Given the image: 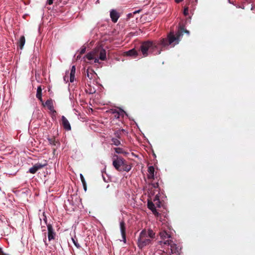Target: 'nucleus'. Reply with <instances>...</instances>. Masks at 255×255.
Wrapping results in <instances>:
<instances>
[{"label":"nucleus","mask_w":255,"mask_h":255,"mask_svg":"<svg viewBox=\"0 0 255 255\" xmlns=\"http://www.w3.org/2000/svg\"><path fill=\"white\" fill-rule=\"evenodd\" d=\"M185 32L189 34V31L184 30L183 28H182L179 31H178L176 34L171 32L168 36L167 39H163L160 42L158 41H146L141 43V44L139 48H157L159 45L163 46H166L168 44H173V45L177 44L179 43L180 37L182 35V33Z\"/></svg>","instance_id":"f257e3e1"},{"label":"nucleus","mask_w":255,"mask_h":255,"mask_svg":"<svg viewBox=\"0 0 255 255\" xmlns=\"http://www.w3.org/2000/svg\"><path fill=\"white\" fill-rule=\"evenodd\" d=\"M155 238V233L150 228L144 229L139 233L137 245L139 249L152 244Z\"/></svg>","instance_id":"f03ea898"},{"label":"nucleus","mask_w":255,"mask_h":255,"mask_svg":"<svg viewBox=\"0 0 255 255\" xmlns=\"http://www.w3.org/2000/svg\"><path fill=\"white\" fill-rule=\"evenodd\" d=\"M84 58L89 60V62H87V63L90 64L100 63V60L102 61L106 60V51L105 49H93L92 50L87 53Z\"/></svg>","instance_id":"7ed1b4c3"},{"label":"nucleus","mask_w":255,"mask_h":255,"mask_svg":"<svg viewBox=\"0 0 255 255\" xmlns=\"http://www.w3.org/2000/svg\"><path fill=\"white\" fill-rule=\"evenodd\" d=\"M113 165L120 172H128L131 168V166L125 159L116 154H115L113 158Z\"/></svg>","instance_id":"20e7f679"},{"label":"nucleus","mask_w":255,"mask_h":255,"mask_svg":"<svg viewBox=\"0 0 255 255\" xmlns=\"http://www.w3.org/2000/svg\"><path fill=\"white\" fill-rule=\"evenodd\" d=\"M159 245L161 246L167 245L170 246L171 253L172 255H179L181 253V248L174 243L171 240H167L165 241H159Z\"/></svg>","instance_id":"39448f33"},{"label":"nucleus","mask_w":255,"mask_h":255,"mask_svg":"<svg viewBox=\"0 0 255 255\" xmlns=\"http://www.w3.org/2000/svg\"><path fill=\"white\" fill-rule=\"evenodd\" d=\"M149 194L151 195H154L156 192L159 193V185L158 183H151L149 184Z\"/></svg>","instance_id":"423d86ee"},{"label":"nucleus","mask_w":255,"mask_h":255,"mask_svg":"<svg viewBox=\"0 0 255 255\" xmlns=\"http://www.w3.org/2000/svg\"><path fill=\"white\" fill-rule=\"evenodd\" d=\"M47 230H48V238L49 241L52 240H54L55 238L56 233L54 231V229L53 228L52 225H47Z\"/></svg>","instance_id":"0eeeda50"},{"label":"nucleus","mask_w":255,"mask_h":255,"mask_svg":"<svg viewBox=\"0 0 255 255\" xmlns=\"http://www.w3.org/2000/svg\"><path fill=\"white\" fill-rule=\"evenodd\" d=\"M61 124L65 130L69 131L71 129V127L69 121L64 116H62L61 117Z\"/></svg>","instance_id":"6e6552de"},{"label":"nucleus","mask_w":255,"mask_h":255,"mask_svg":"<svg viewBox=\"0 0 255 255\" xmlns=\"http://www.w3.org/2000/svg\"><path fill=\"white\" fill-rule=\"evenodd\" d=\"M120 230L123 241L125 243H126V225L123 221L120 222Z\"/></svg>","instance_id":"1a4fd4ad"},{"label":"nucleus","mask_w":255,"mask_h":255,"mask_svg":"<svg viewBox=\"0 0 255 255\" xmlns=\"http://www.w3.org/2000/svg\"><path fill=\"white\" fill-rule=\"evenodd\" d=\"M159 236L161 239V241H165L171 238L170 234L165 231H161L159 233Z\"/></svg>","instance_id":"9d476101"},{"label":"nucleus","mask_w":255,"mask_h":255,"mask_svg":"<svg viewBox=\"0 0 255 255\" xmlns=\"http://www.w3.org/2000/svg\"><path fill=\"white\" fill-rule=\"evenodd\" d=\"M45 106H47L48 109L51 111L53 113H56V111L54 109L53 101L50 99L47 100L45 103Z\"/></svg>","instance_id":"9b49d317"},{"label":"nucleus","mask_w":255,"mask_h":255,"mask_svg":"<svg viewBox=\"0 0 255 255\" xmlns=\"http://www.w3.org/2000/svg\"><path fill=\"white\" fill-rule=\"evenodd\" d=\"M110 16L114 22H116L119 18V13L115 10H112L110 12Z\"/></svg>","instance_id":"f8f14e48"},{"label":"nucleus","mask_w":255,"mask_h":255,"mask_svg":"<svg viewBox=\"0 0 255 255\" xmlns=\"http://www.w3.org/2000/svg\"><path fill=\"white\" fill-rule=\"evenodd\" d=\"M148 178L149 179H154V168L153 166H150L148 168Z\"/></svg>","instance_id":"ddd939ff"},{"label":"nucleus","mask_w":255,"mask_h":255,"mask_svg":"<svg viewBox=\"0 0 255 255\" xmlns=\"http://www.w3.org/2000/svg\"><path fill=\"white\" fill-rule=\"evenodd\" d=\"M47 139L49 143L53 146L57 147V145L60 144V143L57 140H56L55 137L54 136H52L51 137H48Z\"/></svg>","instance_id":"4468645a"},{"label":"nucleus","mask_w":255,"mask_h":255,"mask_svg":"<svg viewBox=\"0 0 255 255\" xmlns=\"http://www.w3.org/2000/svg\"><path fill=\"white\" fill-rule=\"evenodd\" d=\"M126 55L127 56H132L135 58L137 55V52L135 50V49H131L129 51L125 52Z\"/></svg>","instance_id":"2eb2a0df"},{"label":"nucleus","mask_w":255,"mask_h":255,"mask_svg":"<svg viewBox=\"0 0 255 255\" xmlns=\"http://www.w3.org/2000/svg\"><path fill=\"white\" fill-rule=\"evenodd\" d=\"M75 72L76 68L75 66L74 65L72 67L70 73V81L71 82H73L74 80Z\"/></svg>","instance_id":"dca6fc26"},{"label":"nucleus","mask_w":255,"mask_h":255,"mask_svg":"<svg viewBox=\"0 0 255 255\" xmlns=\"http://www.w3.org/2000/svg\"><path fill=\"white\" fill-rule=\"evenodd\" d=\"M36 98L40 101H42V88L41 86L38 87L36 95Z\"/></svg>","instance_id":"f3484780"},{"label":"nucleus","mask_w":255,"mask_h":255,"mask_svg":"<svg viewBox=\"0 0 255 255\" xmlns=\"http://www.w3.org/2000/svg\"><path fill=\"white\" fill-rule=\"evenodd\" d=\"M25 40L24 36H21L17 42V46L22 48L25 44Z\"/></svg>","instance_id":"a211bd4d"},{"label":"nucleus","mask_w":255,"mask_h":255,"mask_svg":"<svg viewBox=\"0 0 255 255\" xmlns=\"http://www.w3.org/2000/svg\"><path fill=\"white\" fill-rule=\"evenodd\" d=\"M47 164V161L46 160H45L44 161V163H36L34 165L36 167L37 171L41 168H42L43 167H44V166H46Z\"/></svg>","instance_id":"6ab92c4d"},{"label":"nucleus","mask_w":255,"mask_h":255,"mask_svg":"<svg viewBox=\"0 0 255 255\" xmlns=\"http://www.w3.org/2000/svg\"><path fill=\"white\" fill-rule=\"evenodd\" d=\"M125 130L124 129L121 130H118L115 132L114 134L116 137V138L121 139V134L122 132H124Z\"/></svg>","instance_id":"aec40b11"},{"label":"nucleus","mask_w":255,"mask_h":255,"mask_svg":"<svg viewBox=\"0 0 255 255\" xmlns=\"http://www.w3.org/2000/svg\"><path fill=\"white\" fill-rule=\"evenodd\" d=\"M115 152L118 154H126L127 153L123 148L120 147H116L114 148Z\"/></svg>","instance_id":"412c9836"},{"label":"nucleus","mask_w":255,"mask_h":255,"mask_svg":"<svg viewBox=\"0 0 255 255\" xmlns=\"http://www.w3.org/2000/svg\"><path fill=\"white\" fill-rule=\"evenodd\" d=\"M111 140L112 144L118 146L121 144V141L119 140V138H112Z\"/></svg>","instance_id":"4be33fe9"},{"label":"nucleus","mask_w":255,"mask_h":255,"mask_svg":"<svg viewBox=\"0 0 255 255\" xmlns=\"http://www.w3.org/2000/svg\"><path fill=\"white\" fill-rule=\"evenodd\" d=\"M147 207L150 210H151L153 209H154V208H155V207L154 206V204L153 203V202L152 201H150L149 200H148Z\"/></svg>","instance_id":"5701e85b"},{"label":"nucleus","mask_w":255,"mask_h":255,"mask_svg":"<svg viewBox=\"0 0 255 255\" xmlns=\"http://www.w3.org/2000/svg\"><path fill=\"white\" fill-rule=\"evenodd\" d=\"M37 171V170L34 165L29 169V172L32 174L35 173Z\"/></svg>","instance_id":"b1692460"},{"label":"nucleus","mask_w":255,"mask_h":255,"mask_svg":"<svg viewBox=\"0 0 255 255\" xmlns=\"http://www.w3.org/2000/svg\"><path fill=\"white\" fill-rule=\"evenodd\" d=\"M72 241H73V243H74V245L77 248H81V246L79 244V243H78V241L77 240H75L73 238L72 239Z\"/></svg>","instance_id":"393cba45"},{"label":"nucleus","mask_w":255,"mask_h":255,"mask_svg":"<svg viewBox=\"0 0 255 255\" xmlns=\"http://www.w3.org/2000/svg\"><path fill=\"white\" fill-rule=\"evenodd\" d=\"M141 52L143 56H146L147 55V52L149 49H140Z\"/></svg>","instance_id":"a878e982"},{"label":"nucleus","mask_w":255,"mask_h":255,"mask_svg":"<svg viewBox=\"0 0 255 255\" xmlns=\"http://www.w3.org/2000/svg\"><path fill=\"white\" fill-rule=\"evenodd\" d=\"M159 193L158 194H156L155 196L154 197L153 199V202L154 203H159V196H158Z\"/></svg>","instance_id":"bb28decb"},{"label":"nucleus","mask_w":255,"mask_h":255,"mask_svg":"<svg viewBox=\"0 0 255 255\" xmlns=\"http://www.w3.org/2000/svg\"><path fill=\"white\" fill-rule=\"evenodd\" d=\"M43 221H44V223H45V224H46L47 226V225H51L50 224H48V223H47V218H46V216H45V213H43Z\"/></svg>","instance_id":"cd10ccee"},{"label":"nucleus","mask_w":255,"mask_h":255,"mask_svg":"<svg viewBox=\"0 0 255 255\" xmlns=\"http://www.w3.org/2000/svg\"><path fill=\"white\" fill-rule=\"evenodd\" d=\"M153 214L155 215V216H158V215H159V213H158V212L157 211L156 209V208H154V209H153L152 210H151Z\"/></svg>","instance_id":"c85d7f7f"},{"label":"nucleus","mask_w":255,"mask_h":255,"mask_svg":"<svg viewBox=\"0 0 255 255\" xmlns=\"http://www.w3.org/2000/svg\"><path fill=\"white\" fill-rule=\"evenodd\" d=\"M80 179H81V181L82 182V184H85L86 181L85 180V178H84L83 175L82 174H80Z\"/></svg>","instance_id":"c756f323"},{"label":"nucleus","mask_w":255,"mask_h":255,"mask_svg":"<svg viewBox=\"0 0 255 255\" xmlns=\"http://www.w3.org/2000/svg\"><path fill=\"white\" fill-rule=\"evenodd\" d=\"M184 14L185 15H187L188 14V7H185L184 9Z\"/></svg>","instance_id":"7c9ffc66"},{"label":"nucleus","mask_w":255,"mask_h":255,"mask_svg":"<svg viewBox=\"0 0 255 255\" xmlns=\"http://www.w3.org/2000/svg\"><path fill=\"white\" fill-rule=\"evenodd\" d=\"M114 114H115V117H116L117 118H119V116H120V113L119 112H113Z\"/></svg>","instance_id":"2f4dec72"},{"label":"nucleus","mask_w":255,"mask_h":255,"mask_svg":"<svg viewBox=\"0 0 255 255\" xmlns=\"http://www.w3.org/2000/svg\"><path fill=\"white\" fill-rule=\"evenodd\" d=\"M98 43H99V41H97L96 43V45H95V48H103V45H97Z\"/></svg>","instance_id":"473e14b6"},{"label":"nucleus","mask_w":255,"mask_h":255,"mask_svg":"<svg viewBox=\"0 0 255 255\" xmlns=\"http://www.w3.org/2000/svg\"><path fill=\"white\" fill-rule=\"evenodd\" d=\"M153 203L154 204V205H156L157 207H160V201H159V203L153 202Z\"/></svg>","instance_id":"72a5a7b5"},{"label":"nucleus","mask_w":255,"mask_h":255,"mask_svg":"<svg viewBox=\"0 0 255 255\" xmlns=\"http://www.w3.org/2000/svg\"><path fill=\"white\" fill-rule=\"evenodd\" d=\"M86 52V49H82L81 51H80V54H84Z\"/></svg>","instance_id":"f704fd0d"},{"label":"nucleus","mask_w":255,"mask_h":255,"mask_svg":"<svg viewBox=\"0 0 255 255\" xmlns=\"http://www.w3.org/2000/svg\"><path fill=\"white\" fill-rule=\"evenodd\" d=\"M87 77H88L90 79L92 78V77L90 76V74H89L88 70H87Z\"/></svg>","instance_id":"c9c22d12"},{"label":"nucleus","mask_w":255,"mask_h":255,"mask_svg":"<svg viewBox=\"0 0 255 255\" xmlns=\"http://www.w3.org/2000/svg\"><path fill=\"white\" fill-rule=\"evenodd\" d=\"M47 2L49 4H52L53 3V0H48Z\"/></svg>","instance_id":"e433bc0d"},{"label":"nucleus","mask_w":255,"mask_h":255,"mask_svg":"<svg viewBox=\"0 0 255 255\" xmlns=\"http://www.w3.org/2000/svg\"><path fill=\"white\" fill-rule=\"evenodd\" d=\"M83 187H84L85 191H86V190H87L86 183H85V184H83Z\"/></svg>","instance_id":"4c0bfd02"},{"label":"nucleus","mask_w":255,"mask_h":255,"mask_svg":"<svg viewBox=\"0 0 255 255\" xmlns=\"http://www.w3.org/2000/svg\"><path fill=\"white\" fill-rule=\"evenodd\" d=\"M183 0H175V2L177 3H179L181 1H182Z\"/></svg>","instance_id":"58836bf2"},{"label":"nucleus","mask_w":255,"mask_h":255,"mask_svg":"<svg viewBox=\"0 0 255 255\" xmlns=\"http://www.w3.org/2000/svg\"><path fill=\"white\" fill-rule=\"evenodd\" d=\"M46 238H45V239H44V243H45V246H48V244L46 243Z\"/></svg>","instance_id":"ea45409f"},{"label":"nucleus","mask_w":255,"mask_h":255,"mask_svg":"<svg viewBox=\"0 0 255 255\" xmlns=\"http://www.w3.org/2000/svg\"><path fill=\"white\" fill-rule=\"evenodd\" d=\"M90 46H93L94 45V42L93 41H91V42H90Z\"/></svg>","instance_id":"a19ab883"},{"label":"nucleus","mask_w":255,"mask_h":255,"mask_svg":"<svg viewBox=\"0 0 255 255\" xmlns=\"http://www.w3.org/2000/svg\"><path fill=\"white\" fill-rule=\"evenodd\" d=\"M105 39H106V38H105V37H102V39H101V41H104Z\"/></svg>","instance_id":"79ce46f5"}]
</instances>
